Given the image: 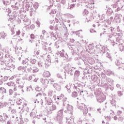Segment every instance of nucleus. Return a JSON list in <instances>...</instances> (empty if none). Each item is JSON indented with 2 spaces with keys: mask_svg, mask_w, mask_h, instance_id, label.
Returning a JSON list of instances; mask_svg holds the SVG:
<instances>
[{
  "mask_svg": "<svg viewBox=\"0 0 124 124\" xmlns=\"http://www.w3.org/2000/svg\"><path fill=\"white\" fill-rule=\"evenodd\" d=\"M67 46L70 50H71L72 55H74L75 53H78V54H82L83 52V47L81 46L79 43H78L77 45H72L71 44H67Z\"/></svg>",
  "mask_w": 124,
  "mask_h": 124,
  "instance_id": "f257e3e1",
  "label": "nucleus"
},
{
  "mask_svg": "<svg viewBox=\"0 0 124 124\" xmlns=\"http://www.w3.org/2000/svg\"><path fill=\"white\" fill-rule=\"evenodd\" d=\"M117 31L118 32L116 33V34L118 37L116 38V42H118L119 44L118 45V47L120 49L121 52L124 51V39H123V33L120 32V29L119 28L117 29Z\"/></svg>",
  "mask_w": 124,
  "mask_h": 124,
  "instance_id": "f03ea898",
  "label": "nucleus"
},
{
  "mask_svg": "<svg viewBox=\"0 0 124 124\" xmlns=\"http://www.w3.org/2000/svg\"><path fill=\"white\" fill-rule=\"evenodd\" d=\"M38 6H39V4L37 2L32 3V2H27L25 6V9H26L27 11L30 10V12H34L36 11V9L38 8Z\"/></svg>",
  "mask_w": 124,
  "mask_h": 124,
  "instance_id": "7ed1b4c3",
  "label": "nucleus"
},
{
  "mask_svg": "<svg viewBox=\"0 0 124 124\" xmlns=\"http://www.w3.org/2000/svg\"><path fill=\"white\" fill-rule=\"evenodd\" d=\"M84 87H86V85L84 83L77 82L75 83L74 89H75L78 91V93H79L80 95H84L87 92L82 91Z\"/></svg>",
  "mask_w": 124,
  "mask_h": 124,
  "instance_id": "20e7f679",
  "label": "nucleus"
},
{
  "mask_svg": "<svg viewBox=\"0 0 124 124\" xmlns=\"http://www.w3.org/2000/svg\"><path fill=\"white\" fill-rule=\"evenodd\" d=\"M63 109H61L57 112L56 119H54L55 122H58L59 124H62V118H63Z\"/></svg>",
  "mask_w": 124,
  "mask_h": 124,
  "instance_id": "39448f33",
  "label": "nucleus"
},
{
  "mask_svg": "<svg viewBox=\"0 0 124 124\" xmlns=\"http://www.w3.org/2000/svg\"><path fill=\"white\" fill-rule=\"evenodd\" d=\"M63 106L65 107L66 110H64L65 113H68L70 115H72V112L73 111V107L72 106L67 104L65 101L63 102Z\"/></svg>",
  "mask_w": 124,
  "mask_h": 124,
  "instance_id": "423d86ee",
  "label": "nucleus"
},
{
  "mask_svg": "<svg viewBox=\"0 0 124 124\" xmlns=\"http://www.w3.org/2000/svg\"><path fill=\"white\" fill-rule=\"evenodd\" d=\"M77 108L83 112L84 116H87V114L89 112V109L85 104H80L77 106Z\"/></svg>",
  "mask_w": 124,
  "mask_h": 124,
  "instance_id": "0eeeda50",
  "label": "nucleus"
},
{
  "mask_svg": "<svg viewBox=\"0 0 124 124\" xmlns=\"http://www.w3.org/2000/svg\"><path fill=\"white\" fill-rule=\"evenodd\" d=\"M64 68L66 72L70 75V76H73V73H74V69L71 68L69 64H67L66 65L64 66Z\"/></svg>",
  "mask_w": 124,
  "mask_h": 124,
  "instance_id": "6e6552de",
  "label": "nucleus"
},
{
  "mask_svg": "<svg viewBox=\"0 0 124 124\" xmlns=\"http://www.w3.org/2000/svg\"><path fill=\"white\" fill-rule=\"evenodd\" d=\"M96 100L99 103H102L103 101L106 99V97L103 93H102L101 95H99L98 96H96Z\"/></svg>",
  "mask_w": 124,
  "mask_h": 124,
  "instance_id": "1a4fd4ad",
  "label": "nucleus"
},
{
  "mask_svg": "<svg viewBox=\"0 0 124 124\" xmlns=\"http://www.w3.org/2000/svg\"><path fill=\"white\" fill-rule=\"evenodd\" d=\"M6 61H5V64L6 66H9V67H11V65L12 63V59L8 58V57H9V55H5Z\"/></svg>",
  "mask_w": 124,
  "mask_h": 124,
  "instance_id": "9d476101",
  "label": "nucleus"
},
{
  "mask_svg": "<svg viewBox=\"0 0 124 124\" xmlns=\"http://www.w3.org/2000/svg\"><path fill=\"white\" fill-rule=\"evenodd\" d=\"M110 31L111 32V34L108 35L109 38L108 39V40H110L111 42L112 41L114 42V39H115V28H113V29H110Z\"/></svg>",
  "mask_w": 124,
  "mask_h": 124,
  "instance_id": "9b49d317",
  "label": "nucleus"
},
{
  "mask_svg": "<svg viewBox=\"0 0 124 124\" xmlns=\"http://www.w3.org/2000/svg\"><path fill=\"white\" fill-rule=\"evenodd\" d=\"M57 109V107L55 105H52V106H48L47 107V112H49V114H52L53 111H55Z\"/></svg>",
  "mask_w": 124,
  "mask_h": 124,
  "instance_id": "f8f14e48",
  "label": "nucleus"
},
{
  "mask_svg": "<svg viewBox=\"0 0 124 124\" xmlns=\"http://www.w3.org/2000/svg\"><path fill=\"white\" fill-rule=\"evenodd\" d=\"M16 104L17 105H22L21 107H19V109H21V110H23L24 106H27V104L25 103L24 105L22 102V99H17L16 100Z\"/></svg>",
  "mask_w": 124,
  "mask_h": 124,
  "instance_id": "ddd939ff",
  "label": "nucleus"
},
{
  "mask_svg": "<svg viewBox=\"0 0 124 124\" xmlns=\"http://www.w3.org/2000/svg\"><path fill=\"white\" fill-rule=\"evenodd\" d=\"M102 31H103V34H107L109 32V30L110 28L108 27V26L106 24H104L102 26Z\"/></svg>",
  "mask_w": 124,
  "mask_h": 124,
  "instance_id": "4468645a",
  "label": "nucleus"
},
{
  "mask_svg": "<svg viewBox=\"0 0 124 124\" xmlns=\"http://www.w3.org/2000/svg\"><path fill=\"white\" fill-rule=\"evenodd\" d=\"M91 78L92 80L93 81V82H94L95 84L98 85V84L100 83V80L99 79V78L97 77V76L93 75L92 76Z\"/></svg>",
  "mask_w": 124,
  "mask_h": 124,
  "instance_id": "2eb2a0df",
  "label": "nucleus"
},
{
  "mask_svg": "<svg viewBox=\"0 0 124 124\" xmlns=\"http://www.w3.org/2000/svg\"><path fill=\"white\" fill-rule=\"evenodd\" d=\"M78 65H81V64H83V63H84L85 65H88V63H87V61H86V60H83L81 58H78Z\"/></svg>",
  "mask_w": 124,
  "mask_h": 124,
  "instance_id": "dca6fc26",
  "label": "nucleus"
},
{
  "mask_svg": "<svg viewBox=\"0 0 124 124\" xmlns=\"http://www.w3.org/2000/svg\"><path fill=\"white\" fill-rule=\"evenodd\" d=\"M101 84H102V86H106V87L108 88V89H110V90L111 91H113L114 90V85L112 84H106V83H105L104 82H102V81H101Z\"/></svg>",
  "mask_w": 124,
  "mask_h": 124,
  "instance_id": "f3484780",
  "label": "nucleus"
},
{
  "mask_svg": "<svg viewBox=\"0 0 124 124\" xmlns=\"http://www.w3.org/2000/svg\"><path fill=\"white\" fill-rule=\"evenodd\" d=\"M63 28H64L65 31V32L64 34L63 39H65V40H67V39H68V34H69L68 33V32H67V28L66 27V26H65V25H64V27H63Z\"/></svg>",
  "mask_w": 124,
  "mask_h": 124,
  "instance_id": "a211bd4d",
  "label": "nucleus"
},
{
  "mask_svg": "<svg viewBox=\"0 0 124 124\" xmlns=\"http://www.w3.org/2000/svg\"><path fill=\"white\" fill-rule=\"evenodd\" d=\"M53 86L58 92H61V91H62V86L61 85L58 84V83H54L53 85Z\"/></svg>",
  "mask_w": 124,
  "mask_h": 124,
  "instance_id": "6ab92c4d",
  "label": "nucleus"
},
{
  "mask_svg": "<svg viewBox=\"0 0 124 124\" xmlns=\"http://www.w3.org/2000/svg\"><path fill=\"white\" fill-rule=\"evenodd\" d=\"M40 82L43 85H47V84H49V80L47 78H42L40 79Z\"/></svg>",
  "mask_w": 124,
  "mask_h": 124,
  "instance_id": "aec40b11",
  "label": "nucleus"
},
{
  "mask_svg": "<svg viewBox=\"0 0 124 124\" xmlns=\"http://www.w3.org/2000/svg\"><path fill=\"white\" fill-rule=\"evenodd\" d=\"M12 3H14V5H12L11 6L13 8H15V9H19V3L16 1L15 2H13Z\"/></svg>",
  "mask_w": 124,
  "mask_h": 124,
  "instance_id": "412c9836",
  "label": "nucleus"
},
{
  "mask_svg": "<svg viewBox=\"0 0 124 124\" xmlns=\"http://www.w3.org/2000/svg\"><path fill=\"white\" fill-rule=\"evenodd\" d=\"M66 123L68 124H73L74 123V119L73 118H68L67 117L66 118Z\"/></svg>",
  "mask_w": 124,
  "mask_h": 124,
  "instance_id": "4be33fe9",
  "label": "nucleus"
},
{
  "mask_svg": "<svg viewBox=\"0 0 124 124\" xmlns=\"http://www.w3.org/2000/svg\"><path fill=\"white\" fill-rule=\"evenodd\" d=\"M45 99L46 100V102H47L48 105H51V104H52L53 100H52L51 98H47L46 97H45Z\"/></svg>",
  "mask_w": 124,
  "mask_h": 124,
  "instance_id": "5701e85b",
  "label": "nucleus"
},
{
  "mask_svg": "<svg viewBox=\"0 0 124 124\" xmlns=\"http://www.w3.org/2000/svg\"><path fill=\"white\" fill-rule=\"evenodd\" d=\"M94 94L96 95V96H98V95H101L102 94V93H101V89L100 88L96 89L94 92Z\"/></svg>",
  "mask_w": 124,
  "mask_h": 124,
  "instance_id": "b1692460",
  "label": "nucleus"
},
{
  "mask_svg": "<svg viewBox=\"0 0 124 124\" xmlns=\"http://www.w3.org/2000/svg\"><path fill=\"white\" fill-rule=\"evenodd\" d=\"M23 22L25 26H30L31 25V20H29V18H25L23 19Z\"/></svg>",
  "mask_w": 124,
  "mask_h": 124,
  "instance_id": "393cba45",
  "label": "nucleus"
},
{
  "mask_svg": "<svg viewBox=\"0 0 124 124\" xmlns=\"http://www.w3.org/2000/svg\"><path fill=\"white\" fill-rule=\"evenodd\" d=\"M113 10L112 9H111L110 8H108L107 11V15L108 16H111V15H112V14H113Z\"/></svg>",
  "mask_w": 124,
  "mask_h": 124,
  "instance_id": "a878e982",
  "label": "nucleus"
},
{
  "mask_svg": "<svg viewBox=\"0 0 124 124\" xmlns=\"http://www.w3.org/2000/svg\"><path fill=\"white\" fill-rule=\"evenodd\" d=\"M4 5H9L11 3V0H2Z\"/></svg>",
  "mask_w": 124,
  "mask_h": 124,
  "instance_id": "bb28decb",
  "label": "nucleus"
},
{
  "mask_svg": "<svg viewBox=\"0 0 124 124\" xmlns=\"http://www.w3.org/2000/svg\"><path fill=\"white\" fill-rule=\"evenodd\" d=\"M121 17H122V15L121 14H116L115 19L118 20V22H121Z\"/></svg>",
  "mask_w": 124,
  "mask_h": 124,
  "instance_id": "cd10ccee",
  "label": "nucleus"
},
{
  "mask_svg": "<svg viewBox=\"0 0 124 124\" xmlns=\"http://www.w3.org/2000/svg\"><path fill=\"white\" fill-rule=\"evenodd\" d=\"M110 106L111 107H115L116 108V101L113 99L110 100Z\"/></svg>",
  "mask_w": 124,
  "mask_h": 124,
  "instance_id": "c85d7f7f",
  "label": "nucleus"
},
{
  "mask_svg": "<svg viewBox=\"0 0 124 124\" xmlns=\"http://www.w3.org/2000/svg\"><path fill=\"white\" fill-rule=\"evenodd\" d=\"M32 70L33 73H36V72H38V71H39V69L36 66H33L32 68Z\"/></svg>",
  "mask_w": 124,
  "mask_h": 124,
  "instance_id": "c756f323",
  "label": "nucleus"
},
{
  "mask_svg": "<svg viewBox=\"0 0 124 124\" xmlns=\"http://www.w3.org/2000/svg\"><path fill=\"white\" fill-rule=\"evenodd\" d=\"M106 81H107V83H109V84L110 85H112L113 84V82H114V81H113V79H112L110 78H107L106 79Z\"/></svg>",
  "mask_w": 124,
  "mask_h": 124,
  "instance_id": "7c9ffc66",
  "label": "nucleus"
},
{
  "mask_svg": "<svg viewBox=\"0 0 124 124\" xmlns=\"http://www.w3.org/2000/svg\"><path fill=\"white\" fill-rule=\"evenodd\" d=\"M48 96H50L52 97L53 96L54 97V96H56V95H54V91H53V90H50L48 92Z\"/></svg>",
  "mask_w": 124,
  "mask_h": 124,
  "instance_id": "2f4dec72",
  "label": "nucleus"
},
{
  "mask_svg": "<svg viewBox=\"0 0 124 124\" xmlns=\"http://www.w3.org/2000/svg\"><path fill=\"white\" fill-rule=\"evenodd\" d=\"M7 85H8V86H9V87H15V86L16 85L15 84V83L13 81H11L10 82H8Z\"/></svg>",
  "mask_w": 124,
  "mask_h": 124,
  "instance_id": "473e14b6",
  "label": "nucleus"
},
{
  "mask_svg": "<svg viewBox=\"0 0 124 124\" xmlns=\"http://www.w3.org/2000/svg\"><path fill=\"white\" fill-rule=\"evenodd\" d=\"M50 35H51V38H52V37L53 38V40H57V37H56V34L54 33V32H51L50 33Z\"/></svg>",
  "mask_w": 124,
  "mask_h": 124,
  "instance_id": "72a5a7b5",
  "label": "nucleus"
},
{
  "mask_svg": "<svg viewBox=\"0 0 124 124\" xmlns=\"http://www.w3.org/2000/svg\"><path fill=\"white\" fill-rule=\"evenodd\" d=\"M30 62L31 63V64H35L36 63V60L35 59H31L30 60Z\"/></svg>",
  "mask_w": 124,
  "mask_h": 124,
  "instance_id": "f704fd0d",
  "label": "nucleus"
},
{
  "mask_svg": "<svg viewBox=\"0 0 124 124\" xmlns=\"http://www.w3.org/2000/svg\"><path fill=\"white\" fill-rule=\"evenodd\" d=\"M11 120H14V121H15V120H18V117L16 114H14L12 115L11 117L10 118Z\"/></svg>",
  "mask_w": 124,
  "mask_h": 124,
  "instance_id": "c9c22d12",
  "label": "nucleus"
},
{
  "mask_svg": "<svg viewBox=\"0 0 124 124\" xmlns=\"http://www.w3.org/2000/svg\"><path fill=\"white\" fill-rule=\"evenodd\" d=\"M72 97H77L78 96V93L77 92H74L72 93Z\"/></svg>",
  "mask_w": 124,
  "mask_h": 124,
  "instance_id": "e433bc0d",
  "label": "nucleus"
},
{
  "mask_svg": "<svg viewBox=\"0 0 124 124\" xmlns=\"http://www.w3.org/2000/svg\"><path fill=\"white\" fill-rule=\"evenodd\" d=\"M18 70H24L25 71H26V70H27V66H19L18 67Z\"/></svg>",
  "mask_w": 124,
  "mask_h": 124,
  "instance_id": "4c0bfd02",
  "label": "nucleus"
},
{
  "mask_svg": "<svg viewBox=\"0 0 124 124\" xmlns=\"http://www.w3.org/2000/svg\"><path fill=\"white\" fill-rule=\"evenodd\" d=\"M3 53H0V62H4V61L3 60Z\"/></svg>",
  "mask_w": 124,
  "mask_h": 124,
  "instance_id": "58836bf2",
  "label": "nucleus"
},
{
  "mask_svg": "<svg viewBox=\"0 0 124 124\" xmlns=\"http://www.w3.org/2000/svg\"><path fill=\"white\" fill-rule=\"evenodd\" d=\"M0 123H3V124H6V121L3 120V116L1 115H0Z\"/></svg>",
  "mask_w": 124,
  "mask_h": 124,
  "instance_id": "ea45409f",
  "label": "nucleus"
},
{
  "mask_svg": "<svg viewBox=\"0 0 124 124\" xmlns=\"http://www.w3.org/2000/svg\"><path fill=\"white\" fill-rule=\"evenodd\" d=\"M56 1L57 2H61V3H62V4H65L66 3V1L65 0H56Z\"/></svg>",
  "mask_w": 124,
  "mask_h": 124,
  "instance_id": "a19ab883",
  "label": "nucleus"
},
{
  "mask_svg": "<svg viewBox=\"0 0 124 124\" xmlns=\"http://www.w3.org/2000/svg\"><path fill=\"white\" fill-rule=\"evenodd\" d=\"M74 76L75 77H79V76H80V71H76L74 74Z\"/></svg>",
  "mask_w": 124,
  "mask_h": 124,
  "instance_id": "79ce46f5",
  "label": "nucleus"
},
{
  "mask_svg": "<svg viewBox=\"0 0 124 124\" xmlns=\"http://www.w3.org/2000/svg\"><path fill=\"white\" fill-rule=\"evenodd\" d=\"M5 35H6L3 32L0 33V39H1V38H3V39H4Z\"/></svg>",
  "mask_w": 124,
  "mask_h": 124,
  "instance_id": "37998d69",
  "label": "nucleus"
},
{
  "mask_svg": "<svg viewBox=\"0 0 124 124\" xmlns=\"http://www.w3.org/2000/svg\"><path fill=\"white\" fill-rule=\"evenodd\" d=\"M107 58H108V59H109L110 62H112L113 59H112V57H111V55L108 52L107 53Z\"/></svg>",
  "mask_w": 124,
  "mask_h": 124,
  "instance_id": "c03bdc74",
  "label": "nucleus"
},
{
  "mask_svg": "<svg viewBox=\"0 0 124 124\" xmlns=\"http://www.w3.org/2000/svg\"><path fill=\"white\" fill-rule=\"evenodd\" d=\"M3 120L6 121V120H7V119H8V115H7V114H6V113H3Z\"/></svg>",
  "mask_w": 124,
  "mask_h": 124,
  "instance_id": "a18cd8bd",
  "label": "nucleus"
},
{
  "mask_svg": "<svg viewBox=\"0 0 124 124\" xmlns=\"http://www.w3.org/2000/svg\"><path fill=\"white\" fill-rule=\"evenodd\" d=\"M16 121L15 120H11L8 121L7 122V124H15Z\"/></svg>",
  "mask_w": 124,
  "mask_h": 124,
  "instance_id": "49530a36",
  "label": "nucleus"
},
{
  "mask_svg": "<svg viewBox=\"0 0 124 124\" xmlns=\"http://www.w3.org/2000/svg\"><path fill=\"white\" fill-rule=\"evenodd\" d=\"M29 62V59L28 58L25 59L22 61V64H26Z\"/></svg>",
  "mask_w": 124,
  "mask_h": 124,
  "instance_id": "de8ad7c7",
  "label": "nucleus"
},
{
  "mask_svg": "<svg viewBox=\"0 0 124 124\" xmlns=\"http://www.w3.org/2000/svg\"><path fill=\"white\" fill-rule=\"evenodd\" d=\"M115 64L117 66H120L122 63L120 62V60H117V62H115Z\"/></svg>",
  "mask_w": 124,
  "mask_h": 124,
  "instance_id": "09e8293b",
  "label": "nucleus"
},
{
  "mask_svg": "<svg viewBox=\"0 0 124 124\" xmlns=\"http://www.w3.org/2000/svg\"><path fill=\"white\" fill-rule=\"evenodd\" d=\"M0 91L3 93H6V90L4 88L1 87L0 88Z\"/></svg>",
  "mask_w": 124,
  "mask_h": 124,
  "instance_id": "8fccbe9b",
  "label": "nucleus"
},
{
  "mask_svg": "<svg viewBox=\"0 0 124 124\" xmlns=\"http://www.w3.org/2000/svg\"><path fill=\"white\" fill-rule=\"evenodd\" d=\"M65 88L67 89L68 93H70V88H71V87L70 86L66 85L65 86Z\"/></svg>",
  "mask_w": 124,
  "mask_h": 124,
  "instance_id": "3c124183",
  "label": "nucleus"
},
{
  "mask_svg": "<svg viewBox=\"0 0 124 124\" xmlns=\"http://www.w3.org/2000/svg\"><path fill=\"white\" fill-rule=\"evenodd\" d=\"M10 109L9 110V111L11 110V113H12L13 114H15V113H16V110L15 109H11V107H9Z\"/></svg>",
  "mask_w": 124,
  "mask_h": 124,
  "instance_id": "603ef678",
  "label": "nucleus"
},
{
  "mask_svg": "<svg viewBox=\"0 0 124 124\" xmlns=\"http://www.w3.org/2000/svg\"><path fill=\"white\" fill-rule=\"evenodd\" d=\"M51 62H46V68H48L49 66H50V64H51Z\"/></svg>",
  "mask_w": 124,
  "mask_h": 124,
  "instance_id": "864d4df0",
  "label": "nucleus"
},
{
  "mask_svg": "<svg viewBox=\"0 0 124 124\" xmlns=\"http://www.w3.org/2000/svg\"><path fill=\"white\" fill-rule=\"evenodd\" d=\"M117 94L118 95V96H122V95H123L124 93H123V92H122V91H118L117 92Z\"/></svg>",
  "mask_w": 124,
  "mask_h": 124,
  "instance_id": "5fc2aeb1",
  "label": "nucleus"
},
{
  "mask_svg": "<svg viewBox=\"0 0 124 124\" xmlns=\"http://www.w3.org/2000/svg\"><path fill=\"white\" fill-rule=\"evenodd\" d=\"M45 76H46V77L49 78L50 76H51V74H50V72H46L45 75Z\"/></svg>",
  "mask_w": 124,
  "mask_h": 124,
  "instance_id": "6e6d98bb",
  "label": "nucleus"
},
{
  "mask_svg": "<svg viewBox=\"0 0 124 124\" xmlns=\"http://www.w3.org/2000/svg\"><path fill=\"white\" fill-rule=\"evenodd\" d=\"M38 65L39 66V67H42V66H43V63L40 61L38 62Z\"/></svg>",
  "mask_w": 124,
  "mask_h": 124,
  "instance_id": "4d7b16f0",
  "label": "nucleus"
},
{
  "mask_svg": "<svg viewBox=\"0 0 124 124\" xmlns=\"http://www.w3.org/2000/svg\"><path fill=\"white\" fill-rule=\"evenodd\" d=\"M36 92H41L42 91V88L41 87H37L35 89Z\"/></svg>",
  "mask_w": 124,
  "mask_h": 124,
  "instance_id": "13d9d810",
  "label": "nucleus"
},
{
  "mask_svg": "<svg viewBox=\"0 0 124 124\" xmlns=\"http://www.w3.org/2000/svg\"><path fill=\"white\" fill-rule=\"evenodd\" d=\"M2 106L4 107H5L6 106H8V104H7L6 102H4L3 104H2V105H0V107H2Z\"/></svg>",
  "mask_w": 124,
  "mask_h": 124,
  "instance_id": "bf43d9fd",
  "label": "nucleus"
},
{
  "mask_svg": "<svg viewBox=\"0 0 124 124\" xmlns=\"http://www.w3.org/2000/svg\"><path fill=\"white\" fill-rule=\"evenodd\" d=\"M50 4V6H52L53 5V2H55V0H47Z\"/></svg>",
  "mask_w": 124,
  "mask_h": 124,
  "instance_id": "052dcab7",
  "label": "nucleus"
},
{
  "mask_svg": "<svg viewBox=\"0 0 124 124\" xmlns=\"http://www.w3.org/2000/svg\"><path fill=\"white\" fill-rule=\"evenodd\" d=\"M88 49H89V50H90V51H92V50H93V46L92 45H89L88 46Z\"/></svg>",
  "mask_w": 124,
  "mask_h": 124,
  "instance_id": "680f3d73",
  "label": "nucleus"
},
{
  "mask_svg": "<svg viewBox=\"0 0 124 124\" xmlns=\"http://www.w3.org/2000/svg\"><path fill=\"white\" fill-rule=\"evenodd\" d=\"M105 118L108 122H110V121H111V117L110 116H106Z\"/></svg>",
  "mask_w": 124,
  "mask_h": 124,
  "instance_id": "e2e57ef3",
  "label": "nucleus"
},
{
  "mask_svg": "<svg viewBox=\"0 0 124 124\" xmlns=\"http://www.w3.org/2000/svg\"><path fill=\"white\" fill-rule=\"evenodd\" d=\"M82 30L76 31L75 33L76 35H78V36H80V31H82Z\"/></svg>",
  "mask_w": 124,
  "mask_h": 124,
  "instance_id": "0e129e2a",
  "label": "nucleus"
},
{
  "mask_svg": "<svg viewBox=\"0 0 124 124\" xmlns=\"http://www.w3.org/2000/svg\"><path fill=\"white\" fill-rule=\"evenodd\" d=\"M82 122H83V120L79 119L76 123V124H82Z\"/></svg>",
  "mask_w": 124,
  "mask_h": 124,
  "instance_id": "69168bd1",
  "label": "nucleus"
},
{
  "mask_svg": "<svg viewBox=\"0 0 124 124\" xmlns=\"http://www.w3.org/2000/svg\"><path fill=\"white\" fill-rule=\"evenodd\" d=\"M64 95L62 94L60 95V96H57V99H62V97H63Z\"/></svg>",
  "mask_w": 124,
  "mask_h": 124,
  "instance_id": "338daca9",
  "label": "nucleus"
},
{
  "mask_svg": "<svg viewBox=\"0 0 124 124\" xmlns=\"http://www.w3.org/2000/svg\"><path fill=\"white\" fill-rule=\"evenodd\" d=\"M119 68H123L124 70V63H122L121 65H120V66L119 67Z\"/></svg>",
  "mask_w": 124,
  "mask_h": 124,
  "instance_id": "774afa93",
  "label": "nucleus"
}]
</instances>
